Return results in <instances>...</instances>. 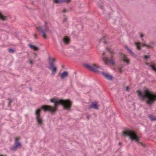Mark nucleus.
<instances>
[{
  "mask_svg": "<svg viewBox=\"0 0 156 156\" xmlns=\"http://www.w3.org/2000/svg\"><path fill=\"white\" fill-rule=\"evenodd\" d=\"M126 49L127 50L129 48L127 46H125Z\"/></svg>",
  "mask_w": 156,
  "mask_h": 156,
  "instance_id": "obj_36",
  "label": "nucleus"
},
{
  "mask_svg": "<svg viewBox=\"0 0 156 156\" xmlns=\"http://www.w3.org/2000/svg\"><path fill=\"white\" fill-rule=\"evenodd\" d=\"M105 55V52H103V53H102V55H103H103Z\"/></svg>",
  "mask_w": 156,
  "mask_h": 156,
  "instance_id": "obj_40",
  "label": "nucleus"
},
{
  "mask_svg": "<svg viewBox=\"0 0 156 156\" xmlns=\"http://www.w3.org/2000/svg\"><path fill=\"white\" fill-rule=\"evenodd\" d=\"M146 65L148 66L149 67V65H150L151 64H150L149 63L147 62L146 63Z\"/></svg>",
  "mask_w": 156,
  "mask_h": 156,
  "instance_id": "obj_34",
  "label": "nucleus"
},
{
  "mask_svg": "<svg viewBox=\"0 0 156 156\" xmlns=\"http://www.w3.org/2000/svg\"><path fill=\"white\" fill-rule=\"evenodd\" d=\"M120 56L122 60L127 63L129 62V60L126 56L124 54L121 53L120 55Z\"/></svg>",
  "mask_w": 156,
  "mask_h": 156,
  "instance_id": "obj_10",
  "label": "nucleus"
},
{
  "mask_svg": "<svg viewBox=\"0 0 156 156\" xmlns=\"http://www.w3.org/2000/svg\"><path fill=\"white\" fill-rule=\"evenodd\" d=\"M55 59L54 58L50 57L49 58V66L48 67V68L51 70L52 72L51 75L53 76L55 75L57 70V69L55 65Z\"/></svg>",
  "mask_w": 156,
  "mask_h": 156,
  "instance_id": "obj_5",
  "label": "nucleus"
},
{
  "mask_svg": "<svg viewBox=\"0 0 156 156\" xmlns=\"http://www.w3.org/2000/svg\"><path fill=\"white\" fill-rule=\"evenodd\" d=\"M41 109L40 108L38 109L36 111L35 115H36V119L38 123L39 124H41L42 123V119L40 115Z\"/></svg>",
  "mask_w": 156,
  "mask_h": 156,
  "instance_id": "obj_7",
  "label": "nucleus"
},
{
  "mask_svg": "<svg viewBox=\"0 0 156 156\" xmlns=\"http://www.w3.org/2000/svg\"><path fill=\"white\" fill-rule=\"evenodd\" d=\"M18 147L16 145H15L14 144V145L12 146L11 148H10V149L12 151H14V150H15Z\"/></svg>",
  "mask_w": 156,
  "mask_h": 156,
  "instance_id": "obj_23",
  "label": "nucleus"
},
{
  "mask_svg": "<svg viewBox=\"0 0 156 156\" xmlns=\"http://www.w3.org/2000/svg\"><path fill=\"white\" fill-rule=\"evenodd\" d=\"M20 139V138L19 137L16 138L15 140L14 145H16L18 147L21 146V143L19 141Z\"/></svg>",
  "mask_w": 156,
  "mask_h": 156,
  "instance_id": "obj_16",
  "label": "nucleus"
},
{
  "mask_svg": "<svg viewBox=\"0 0 156 156\" xmlns=\"http://www.w3.org/2000/svg\"><path fill=\"white\" fill-rule=\"evenodd\" d=\"M141 46H147L149 47H152L151 45H148L144 43H142L139 42H137V49H138V50H141Z\"/></svg>",
  "mask_w": 156,
  "mask_h": 156,
  "instance_id": "obj_8",
  "label": "nucleus"
},
{
  "mask_svg": "<svg viewBox=\"0 0 156 156\" xmlns=\"http://www.w3.org/2000/svg\"><path fill=\"white\" fill-rule=\"evenodd\" d=\"M0 105H1V104H0Z\"/></svg>",
  "mask_w": 156,
  "mask_h": 156,
  "instance_id": "obj_48",
  "label": "nucleus"
},
{
  "mask_svg": "<svg viewBox=\"0 0 156 156\" xmlns=\"http://www.w3.org/2000/svg\"><path fill=\"white\" fill-rule=\"evenodd\" d=\"M150 57V56L149 55H144V58L145 59H147L149 58Z\"/></svg>",
  "mask_w": 156,
  "mask_h": 156,
  "instance_id": "obj_28",
  "label": "nucleus"
},
{
  "mask_svg": "<svg viewBox=\"0 0 156 156\" xmlns=\"http://www.w3.org/2000/svg\"><path fill=\"white\" fill-rule=\"evenodd\" d=\"M83 66L87 69H90L91 71H93L95 73L98 74H99L100 73V72L98 70L96 69L95 68L98 69L99 68H100V67L99 66L96 65L95 64L93 65V66L94 67L91 66L89 65V64H84Z\"/></svg>",
  "mask_w": 156,
  "mask_h": 156,
  "instance_id": "obj_6",
  "label": "nucleus"
},
{
  "mask_svg": "<svg viewBox=\"0 0 156 156\" xmlns=\"http://www.w3.org/2000/svg\"><path fill=\"white\" fill-rule=\"evenodd\" d=\"M122 135L128 137L131 142H136V133L133 130L126 128L122 132Z\"/></svg>",
  "mask_w": 156,
  "mask_h": 156,
  "instance_id": "obj_3",
  "label": "nucleus"
},
{
  "mask_svg": "<svg viewBox=\"0 0 156 156\" xmlns=\"http://www.w3.org/2000/svg\"><path fill=\"white\" fill-rule=\"evenodd\" d=\"M134 44H135L136 46V42H135Z\"/></svg>",
  "mask_w": 156,
  "mask_h": 156,
  "instance_id": "obj_43",
  "label": "nucleus"
},
{
  "mask_svg": "<svg viewBox=\"0 0 156 156\" xmlns=\"http://www.w3.org/2000/svg\"><path fill=\"white\" fill-rule=\"evenodd\" d=\"M109 62H110L111 63V64L112 65H114L115 64V63L114 62V59L111 58V59H110L109 61Z\"/></svg>",
  "mask_w": 156,
  "mask_h": 156,
  "instance_id": "obj_26",
  "label": "nucleus"
},
{
  "mask_svg": "<svg viewBox=\"0 0 156 156\" xmlns=\"http://www.w3.org/2000/svg\"><path fill=\"white\" fill-rule=\"evenodd\" d=\"M148 117L150 118L151 121H156V117H155L153 116L150 114L148 115Z\"/></svg>",
  "mask_w": 156,
  "mask_h": 156,
  "instance_id": "obj_20",
  "label": "nucleus"
},
{
  "mask_svg": "<svg viewBox=\"0 0 156 156\" xmlns=\"http://www.w3.org/2000/svg\"><path fill=\"white\" fill-rule=\"evenodd\" d=\"M126 90L128 91H129V89L128 87L127 86L126 87Z\"/></svg>",
  "mask_w": 156,
  "mask_h": 156,
  "instance_id": "obj_33",
  "label": "nucleus"
},
{
  "mask_svg": "<svg viewBox=\"0 0 156 156\" xmlns=\"http://www.w3.org/2000/svg\"><path fill=\"white\" fill-rule=\"evenodd\" d=\"M36 28L38 30L41 36L45 38H46V33L49 29L47 23L45 22L44 26H39L36 27Z\"/></svg>",
  "mask_w": 156,
  "mask_h": 156,
  "instance_id": "obj_4",
  "label": "nucleus"
},
{
  "mask_svg": "<svg viewBox=\"0 0 156 156\" xmlns=\"http://www.w3.org/2000/svg\"><path fill=\"white\" fill-rule=\"evenodd\" d=\"M0 156H7L6 155H0Z\"/></svg>",
  "mask_w": 156,
  "mask_h": 156,
  "instance_id": "obj_45",
  "label": "nucleus"
},
{
  "mask_svg": "<svg viewBox=\"0 0 156 156\" xmlns=\"http://www.w3.org/2000/svg\"><path fill=\"white\" fill-rule=\"evenodd\" d=\"M68 12V11L66 10H65H65H64V11H63V12H64V13H66V12Z\"/></svg>",
  "mask_w": 156,
  "mask_h": 156,
  "instance_id": "obj_35",
  "label": "nucleus"
},
{
  "mask_svg": "<svg viewBox=\"0 0 156 156\" xmlns=\"http://www.w3.org/2000/svg\"><path fill=\"white\" fill-rule=\"evenodd\" d=\"M62 40L64 43L66 44H69L70 42V39L67 36L65 37Z\"/></svg>",
  "mask_w": 156,
  "mask_h": 156,
  "instance_id": "obj_14",
  "label": "nucleus"
},
{
  "mask_svg": "<svg viewBox=\"0 0 156 156\" xmlns=\"http://www.w3.org/2000/svg\"><path fill=\"white\" fill-rule=\"evenodd\" d=\"M107 37L106 36L104 37L99 40V42L100 43L101 42H103L104 44H106L107 42L106 41L107 40Z\"/></svg>",
  "mask_w": 156,
  "mask_h": 156,
  "instance_id": "obj_17",
  "label": "nucleus"
},
{
  "mask_svg": "<svg viewBox=\"0 0 156 156\" xmlns=\"http://www.w3.org/2000/svg\"><path fill=\"white\" fill-rule=\"evenodd\" d=\"M29 46L31 49L35 51H38L39 50V48L38 47L34 45H32L31 44H29Z\"/></svg>",
  "mask_w": 156,
  "mask_h": 156,
  "instance_id": "obj_13",
  "label": "nucleus"
},
{
  "mask_svg": "<svg viewBox=\"0 0 156 156\" xmlns=\"http://www.w3.org/2000/svg\"><path fill=\"white\" fill-rule=\"evenodd\" d=\"M70 0H53V2L57 4L62 3L65 2H68Z\"/></svg>",
  "mask_w": 156,
  "mask_h": 156,
  "instance_id": "obj_15",
  "label": "nucleus"
},
{
  "mask_svg": "<svg viewBox=\"0 0 156 156\" xmlns=\"http://www.w3.org/2000/svg\"><path fill=\"white\" fill-rule=\"evenodd\" d=\"M50 101L54 104V107L51 105H44L42 106L41 108L44 112L49 111L52 114L54 113L57 110L58 106L61 105L63 107L69 110L71 106V102L70 100L59 99L57 100L55 98L51 99Z\"/></svg>",
  "mask_w": 156,
  "mask_h": 156,
  "instance_id": "obj_1",
  "label": "nucleus"
},
{
  "mask_svg": "<svg viewBox=\"0 0 156 156\" xmlns=\"http://www.w3.org/2000/svg\"><path fill=\"white\" fill-rule=\"evenodd\" d=\"M149 67L152 70L156 72V67L154 65H149Z\"/></svg>",
  "mask_w": 156,
  "mask_h": 156,
  "instance_id": "obj_22",
  "label": "nucleus"
},
{
  "mask_svg": "<svg viewBox=\"0 0 156 156\" xmlns=\"http://www.w3.org/2000/svg\"><path fill=\"white\" fill-rule=\"evenodd\" d=\"M8 100L9 101L8 106L9 107H10L11 105V103L12 102V101L10 98H9Z\"/></svg>",
  "mask_w": 156,
  "mask_h": 156,
  "instance_id": "obj_27",
  "label": "nucleus"
},
{
  "mask_svg": "<svg viewBox=\"0 0 156 156\" xmlns=\"http://www.w3.org/2000/svg\"><path fill=\"white\" fill-rule=\"evenodd\" d=\"M5 25L6 26L7 28H8L9 27V25H7V24H5Z\"/></svg>",
  "mask_w": 156,
  "mask_h": 156,
  "instance_id": "obj_39",
  "label": "nucleus"
},
{
  "mask_svg": "<svg viewBox=\"0 0 156 156\" xmlns=\"http://www.w3.org/2000/svg\"><path fill=\"white\" fill-rule=\"evenodd\" d=\"M103 76L105 77L107 80H113V77L111 75L106 74L104 72H101Z\"/></svg>",
  "mask_w": 156,
  "mask_h": 156,
  "instance_id": "obj_9",
  "label": "nucleus"
},
{
  "mask_svg": "<svg viewBox=\"0 0 156 156\" xmlns=\"http://www.w3.org/2000/svg\"><path fill=\"white\" fill-rule=\"evenodd\" d=\"M8 50L9 52L11 53H13L15 52V50L12 48H9Z\"/></svg>",
  "mask_w": 156,
  "mask_h": 156,
  "instance_id": "obj_25",
  "label": "nucleus"
},
{
  "mask_svg": "<svg viewBox=\"0 0 156 156\" xmlns=\"http://www.w3.org/2000/svg\"><path fill=\"white\" fill-rule=\"evenodd\" d=\"M30 89L31 91H32V89L31 87H30Z\"/></svg>",
  "mask_w": 156,
  "mask_h": 156,
  "instance_id": "obj_44",
  "label": "nucleus"
},
{
  "mask_svg": "<svg viewBox=\"0 0 156 156\" xmlns=\"http://www.w3.org/2000/svg\"><path fill=\"white\" fill-rule=\"evenodd\" d=\"M121 144V143H119V145H120V144Z\"/></svg>",
  "mask_w": 156,
  "mask_h": 156,
  "instance_id": "obj_47",
  "label": "nucleus"
},
{
  "mask_svg": "<svg viewBox=\"0 0 156 156\" xmlns=\"http://www.w3.org/2000/svg\"><path fill=\"white\" fill-rule=\"evenodd\" d=\"M119 70L120 72H121V69H119Z\"/></svg>",
  "mask_w": 156,
  "mask_h": 156,
  "instance_id": "obj_46",
  "label": "nucleus"
},
{
  "mask_svg": "<svg viewBox=\"0 0 156 156\" xmlns=\"http://www.w3.org/2000/svg\"><path fill=\"white\" fill-rule=\"evenodd\" d=\"M139 33L140 34V37L142 38L143 37H144V34H142L140 32H139Z\"/></svg>",
  "mask_w": 156,
  "mask_h": 156,
  "instance_id": "obj_31",
  "label": "nucleus"
},
{
  "mask_svg": "<svg viewBox=\"0 0 156 156\" xmlns=\"http://www.w3.org/2000/svg\"><path fill=\"white\" fill-rule=\"evenodd\" d=\"M129 53L131 56L133 57H135L134 52L132 51L131 50L129 51Z\"/></svg>",
  "mask_w": 156,
  "mask_h": 156,
  "instance_id": "obj_24",
  "label": "nucleus"
},
{
  "mask_svg": "<svg viewBox=\"0 0 156 156\" xmlns=\"http://www.w3.org/2000/svg\"><path fill=\"white\" fill-rule=\"evenodd\" d=\"M34 37L35 38L37 39V35L36 34L34 35Z\"/></svg>",
  "mask_w": 156,
  "mask_h": 156,
  "instance_id": "obj_37",
  "label": "nucleus"
},
{
  "mask_svg": "<svg viewBox=\"0 0 156 156\" xmlns=\"http://www.w3.org/2000/svg\"><path fill=\"white\" fill-rule=\"evenodd\" d=\"M68 73L66 71H64L61 75V78L62 79H64L65 78L67 77L68 76Z\"/></svg>",
  "mask_w": 156,
  "mask_h": 156,
  "instance_id": "obj_12",
  "label": "nucleus"
},
{
  "mask_svg": "<svg viewBox=\"0 0 156 156\" xmlns=\"http://www.w3.org/2000/svg\"><path fill=\"white\" fill-rule=\"evenodd\" d=\"M102 60L103 61H105V62H106L107 60L106 58L105 57H103L102 58Z\"/></svg>",
  "mask_w": 156,
  "mask_h": 156,
  "instance_id": "obj_32",
  "label": "nucleus"
},
{
  "mask_svg": "<svg viewBox=\"0 0 156 156\" xmlns=\"http://www.w3.org/2000/svg\"><path fill=\"white\" fill-rule=\"evenodd\" d=\"M106 50L107 51H108V52H110V53L111 54H113V52H112V51H111L109 49V48H106Z\"/></svg>",
  "mask_w": 156,
  "mask_h": 156,
  "instance_id": "obj_30",
  "label": "nucleus"
},
{
  "mask_svg": "<svg viewBox=\"0 0 156 156\" xmlns=\"http://www.w3.org/2000/svg\"><path fill=\"white\" fill-rule=\"evenodd\" d=\"M33 54L34 55L35 58L37 56L36 53H34Z\"/></svg>",
  "mask_w": 156,
  "mask_h": 156,
  "instance_id": "obj_38",
  "label": "nucleus"
},
{
  "mask_svg": "<svg viewBox=\"0 0 156 156\" xmlns=\"http://www.w3.org/2000/svg\"><path fill=\"white\" fill-rule=\"evenodd\" d=\"M131 49H130L129 48H128V49H127V51H129H129Z\"/></svg>",
  "mask_w": 156,
  "mask_h": 156,
  "instance_id": "obj_42",
  "label": "nucleus"
},
{
  "mask_svg": "<svg viewBox=\"0 0 156 156\" xmlns=\"http://www.w3.org/2000/svg\"><path fill=\"white\" fill-rule=\"evenodd\" d=\"M34 61H33L32 60H31V59H30L29 61V62L30 64L31 65H32V64H33Z\"/></svg>",
  "mask_w": 156,
  "mask_h": 156,
  "instance_id": "obj_29",
  "label": "nucleus"
},
{
  "mask_svg": "<svg viewBox=\"0 0 156 156\" xmlns=\"http://www.w3.org/2000/svg\"><path fill=\"white\" fill-rule=\"evenodd\" d=\"M87 107L89 109L91 108H94L96 109H99L97 103L95 102L92 103V104L90 105H88Z\"/></svg>",
  "mask_w": 156,
  "mask_h": 156,
  "instance_id": "obj_11",
  "label": "nucleus"
},
{
  "mask_svg": "<svg viewBox=\"0 0 156 156\" xmlns=\"http://www.w3.org/2000/svg\"><path fill=\"white\" fill-rule=\"evenodd\" d=\"M141 145L144 147L145 146V145L140 141L139 137L137 134V145Z\"/></svg>",
  "mask_w": 156,
  "mask_h": 156,
  "instance_id": "obj_18",
  "label": "nucleus"
},
{
  "mask_svg": "<svg viewBox=\"0 0 156 156\" xmlns=\"http://www.w3.org/2000/svg\"><path fill=\"white\" fill-rule=\"evenodd\" d=\"M98 6L102 10H104V7L103 6V3L101 1L99 2L98 3Z\"/></svg>",
  "mask_w": 156,
  "mask_h": 156,
  "instance_id": "obj_19",
  "label": "nucleus"
},
{
  "mask_svg": "<svg viewBox=\"0 0 156 156\" xmlns=\"http://www.w3.org/2000/svg\"><path fill=\"white\" fill-rule=\"evenodd\" d=\"M0 20L3 21L7 20L6 17L4 16L2 13L0 12Z\"/></svg>",
  "mask_w": 156,
  "mask_h": 156,
  "instance_id": "obj_21",
  "label": "nucleus"
},
{
  "mask_svg": "<svg viewBox=\"0 0 156 156\" xmlns=\"http://www.w3.org/2000/svg\"><path fill=\"white\" fill-rule=\"evenodd\" d=\"M137 93L140 99L146 101L147 103L151 105L156 101V94L153 93L146 89L144 91V94L138 90Z\"/></svg>",
  "mask_w": 156,
  "mask_h": 156,
  "instance_id": "obj_2",
  "label": "nucleus"
},
{
  "mask_svg": "<svg viewBox=\"0 0 156 156\" xmlns=\"http://www.w3.org/2000/svg\"><path fill=\"white\" fill-rule=\"evenodd\" d=\"M89 116L88 115H87V118L88 119H89Z\"/></svg>",
  "mask_w": 156,
  "mask_h": 156,
  "instance_id": "obj_41",
  "label": "nucleus"
}]
</instances>
